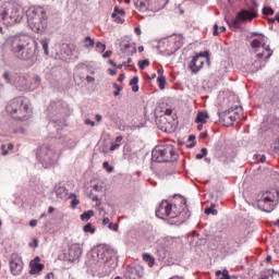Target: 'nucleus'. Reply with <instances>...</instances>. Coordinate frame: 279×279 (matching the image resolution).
Instances as JSON below:
<instances>
[{
    "instance_id": "nucleus-11",
    "label": "nucleus",
    "mask_w": 279,
    "mask_h": 279,
    "mask_svg": "<svg viewBox=\"0 0 279 279\" xmlns=\"http://www.w3.org/2000/svg\"><path fill=\"white\" fill-rule=\"evenodd\" d=\"M10 272L13 276H21L23 274V258L19 254L13 253L9 259Z\"/></svg>"
},
{
    "instance_id": "nucleus-61",
    "label": "nucleus",
    "mask_w": 279,
    "mask_h": 279,
    "mask_svg": "<svg viewBox=\"0 0 279 279\" xmlns=\"http://www.w3.org/2000/svg\"><path fill=\"white\" fill-rule=\"evenodd\" d=\"M101 119H102L101 114L97 113V114H96V121H97L98 123H101Z\"/></svg>"
},
{
    "instance_id": "nucleus-7",
    "label": "nucleus",
    "mask_w": 279,
    "mask_h": 279,
    "mask_svg": "<svg viewBox=\"0 0 279 279\" xmlns=\"http://www.w3.org/2000/svg\"><path fill=\"white\" fill-rule=\"evenodd\" d=\"M37 158L41 162L45 169L53 167L58 162V154L49 146H41L37 153Z\"/></svg>"
},
{
    "instance_id": "nucleus-40",
    "label": "nucleus",
    "mask_w": 279,
    "mask_h": 279,
    "mask_svg": "<svg viewBox=\"0 0 279 279\" xmlns=\"http://www.w3.org/2000/svg\"><path fill=\"white\" fill-rule=\"evenodd\" d=\"M104 169L107 170V173H112L114 171V167L110 166V162L105 161L102 163Z\"/></svg>"
},
{
    "instance_id": "nucleus-1",
    "label": "nucleus",
    "mask_w": 279,
    "mask_h": 279,
    "mask_svg": "<svg viewBox=\"0 0 279 279\" xmlns=\"http://www.w3.org/2000/svg\"><path fill=\"white\" fill-rule=\"evenodd\" d=\"M8 43L14 58H17L19 60H28L33 63L38 60V53H36V44L25 41L19 36L10 37Z\"/></svg>"
},
{
    "instance_id": "nucleus-14",
    "label": "nucleus",
    "mask_w": 279,
    "mask_h": 279,
    "mask_svg": "<svg viewBox=\"0 0 279 279\" xmlns=\"http://www.w3.org/2000/svg\"><path fill=\"white\" fill-rule=\"evenodd\" d=\"M143 276V268L142 266H129L125 270V279H141Z\"/></svg>"
},
{
    "instance_id": "nucleus-50",
    "label": "nucleus",
    "mask_w": 279,
    "mask_h": 279,
    "mask_svg": "<svg viewBox=\"0 0 279 279\" xmlns=\"http://www.w3.org/2000/svg\"><path fill=\"white\" fill-rule=\"evenodd\" d=\"M85 125H90L92 128H95V121H93L90 119H86L85 120Z\"/></svg>"
},
{
    "instance_id": "nucleus-24",
    "label": "nucleus",
    "mask_w": 279,
    "mask_h": 279,
    "mask_svg": "<svg viewBox=\"0 0 279 279\" xmlns=\"http://www.w3.org/2000/svg\"><path fill=\"white\" fill-rule=\"evenodd\" d=\"M161 123H163V125L160 126L161 132H173V129L171 126V123L167 122V118H161L160 119Z\"/></svg>"
},
{
    "instance_id": "nucleus-59",
    "label": "nucleus",
    "mask_w": 279,
    "mask_h": 279,
    "mask_svg": "<svg viewBox=\"0 0 279 279\" xmlns=\"http://www.w3.org/2000/svg\"><path fill=\"white\" fill-rule=\"evenodd\" d=\"M201 151H202V155H203L204 157H205V156H208V149L202 148Z\"/></svg>"
},
{
    "instance_id": "nucleus-16",
    "label": "nucleus",
    "mask_w": 279,
    "mask_h": 279,
    "mask_svg": "<svg viewBox=\"0 0 279 279\" xmlns=\"http://www.w3.org/2000/svg\"><path fill=\"white\" fill-rule=\"evenodd\" d=\"M66 49H69V45L57 44L50 50V56L51 58H62V56H69V52L66 51Z\"/></svg>"
},
{
    "instance_id": "nucleus-54",
    "label": "nucleus",
    "mask_w": 279,
    "mask_h": 279,
    "mask_svg": "<svg viewBox=\"0 0 279 279\" xmlns=\"http://www.w3.org/2000/svg\"><path fill=\"white\" fill-rule=\"evenodd\" d=\"M56 102H50V105L48 106V110L50 111V112H53V108H56Z\"/></svg>"
},
{
    "instance_id": "nucleus-56",
    "label": "nucleus",
    "mask_w": 279,
    "mask_h": 279,
    "mask_svg": "<svg viewBox=\"0 0 279 279\" xmlns=\"http://www.w3.org/2000/svg\"><path fill=\"white\" fill-rule=\"evenodd\" d=\"M37 225H38V220H31L29 221L31 228H36Z\"/></svg>"
},
{
    "instance_id": "nucleus-3",
    "label": "nucleus",
    "mask_w": 279,
    "mask_h": 279,
    "mask_svg": "<svg viewBox=\"0 0 279 279\" xmlns=\"http://www.w3.org/2000/svg\"><path fill=\"white\" fill-rule=\"evenodd\" d=\"M7 112L16 121H27L32 118L29 100L25 97H16L7 105Z\"/></svg>"
},
{
    "instance_id": "nucleus-58",
    "label": "nucleus",
    "mask_w": 279,
    "mask_h": 279,
    "mask_svg": "<svg viewBox=\"0 0 279 279\" xmlns=\"http://www.w3.org/2000/svg\"><path fill=\"white\" fill-rule=\"evenodd\" d=\"M260 162H267V157L265 155L259 156Z\"/></svg>"
},
{
    "instance_id": "nucleus-38",
    "label": "nucleus",
    "mask_w": 279,
    "mask_h": 279,
    "mask_svg": "<svg viewBox=\"0 0 279 279\" xmlns=\"http://www.w3.org/2000/svg\"><path fill=\"white\" fill-rule=\"evenodd\" d=\"M84 232H89V234H95V228H93V225L87 223L83 227Z\"/></svg>"
},
{
    "instance_id": "nucleus-48",
    "label": "nucleus",
    "mask_w": 279,
    "mask_h": 279,
    "mask_svg": "<svg viewBox=\"0 0 279 279\" xmlns=\"http://www.w3.org/2000/svg\"><path fill=\"white\" fill-rule=\"evenodd\" d=\"M274 149H275L276 154H279V138L275 141Z\"/></svg>"
},
{
    "instance_id": "nucleus-60",
    "label": "nucleus",
    "mask_w": 279,
    "mask_h": 279,
    "mask_svg": "<svg viewBox=\"0 0 279 279\" xmlns=\"http://www.w3.org/2000/svg\"><path fill=\"white\" fill-rule=\"evenodd\" d=\"M130 62H132V58H129L126 61H124L122 64H124V66H130Z\"/></svg>"
},
{
    "instance_id": "nucleus-30",
    "label": "nucleus",
    "mask_w": 279,
    "mask_h": 279,
    "mask_svg": "<svg viewBox=\"0 0 279 279\" xmlns=\"http://www.w3.org/2000/svg\"><path fill=\"white\" fill-rule=\"evenodd\" d=\"M94 216H95V211L94 210L84 211L81 215V220L82 221H88V219H90V217H94Z\"/></svg>"
},
{
    "instance_id": "nucleus-62",
    "label": "nucleus",
    "mask_w": 279,
    "mask_h": 279,
    "mask_svg": "<svg viewBox=\"0 0 279 279\" xmlns=\"http://www.w3.org/2000/svg\"><path fill=\"white\" fill-rule=\"evenodd\" d=\"M125 80V74H120L118 81L123 82Z\"/></svg>"
},
{
    "instance_id": "nucleus-9",
    "label": "nucleus",
    "mask_w": 279,
    "mask_h": 279,
    "mask_svg": "<svg viewBox=\"0 0 279 279\" xmlns=\"http://www.w3.org/2000/svg\"><path fill=\"white\" fill-rule=\"evenodd\" d=\"M231 112H234V114H239L240 112H243V108L235 106V107H231L226 111L218 113L220 121H222L226 128H231V125H234V121H236V116H232Z\"/></svg>"
},
{
    "instance_id": "nucleus-4",
    "label": "nucleus",
    "mask_w": 279,
    "mask_h": 279,
    "mask_svg": "<svg viewBox=\"0 0 279 279\" xmlns=\"http://www.w3.org/2000/svg\"><path fill=\"white\" fill-rule=\"evenodd\" d=\"M27 23L37 34L45 32L47 27V13L41 7H31L26 11Z\"/></svg>"
},
{
    "instance_id": "nucleus-2",
    "label": "nucleus",
    "mask_w": 279,
    "mask_h": 279,
    "mask_svg": "<svg viewBox=\"0 0 279 279\" xmlns=\"http://www.w3.org/2000/svg\"><path fill=\"white\" fill-rule=\"evenodd\" d=\"M23 16H25L23 9L14 2L7 1L0 5V22L7 27L19 25Z\"/></svg>"
},
{
    "instance_id": "nucleus-13",
    "label": "nucleus",
    "mask_w": 279,
    "mask_h": 279,
    "mask_svg": "<svg viewBox=\"0 0 279 279\" xmlns=\"http://www.w3.org/2000/svg\"><path fill=\"white\" fill-rule=\"evenodd\" d=\"M101 260H106V256L104 251H92L88 253V260L87 264L89 267H97Z\"/></svg>"
},
{
    "instance_id": "nucleus-41",
    "label": "nucleus",
    "mask_w": 279,
    "mask_h": 279,
    "mask_svg": "<svg viewBox=\"0 0 279 279\" xmlns=\"http://www.w3.org/2000/svg\"><path fill=\"white\" fill-rule=\"evenodd\" d=\"M113 88H116V92H113V96L119 97V95H121V90H123V87H121L119 84L114 83Z\"/></svg>"
},
{
    "instance_id": "nucleus-10",
    "label": "nucleus",
    "mask_w": 279,
    "mask_h": 279,
    "mask_svg": "<svg viewBox=\"0 0 279 279\" xmlns=\"http://www.w3.org/2000/svg\"><path fill=\"white\" fill-rule=\"evenodd\" d=\"M13 86L22 93H29L35 88L32 86V81L25 75H15Z\"/></svg>"
},
{
    "instance_id": "nucleus-33",
    "label": "nucleus",
    "mask_w": 279,
    "mask_h": 279,
    "mask_svg": "<svg viewBox=\"0 0 279 279\" xmlns=\"http://www.w3.org/2000/svg\"><path fill=\"white\" fill-rule=\"evenodd\" d=\"M157 82L159 84V89L165 90V85L167 84V78L165 77V75H159L157 77Z\"/></svg>"
},
{
    "instance_id": "nucleus-19",
    "label": "nucleus",
    "mask_w": 279,
    "mask_h": 279,
    "mask_svg": "<svg viewBox=\"0 0 279 279\" xmlns=\"http://www.w3.org/2000/svg\"><path fill=\"white\" fill-rule=\"evenodd\" d=\"M76 146L77 140H75V137H65L63 140V147H65V149H75Z\"/></svg>"
},
{
    "instance_id": "nucleus-34",
    "label": "nucleus",
    "mask_w": 279,
    "mask_h": 279,
    "mask_svg": "<svg viewBox=\"0 0 279 279\" xmlns=\"http://www.w3.org/2000/svg\"><path fill=\"white\" fill-rule=\"evenodd\" d=\"M276 274V270L274 269H266L262 272L260 279H269V276H274Z\"/></svg>"
},
{
    "instance_id": "nucleus-32",
    "label": "nucleus",
    "mask_w": 279,
    "mask_h": 279,
    "mask_svg": "<svg viewBox=\"0 0 279 279\" xmlns=\"http://www.w3.org/2000/svg\"><path fill=\"white\" fill-rule=\"evenodd\" d=\"M84 47L85 49L95 47V39L90 38V36H87L84 40Z\"/></svg>"
},
{
    "instance_id": "nucleus-57",
    "label": "nucleus",
    "mask_w": 279,
    "mask_h": 279,
    "mask_svg": "<svg viewBox=\"0 0 279 279\" xmlns=\"http://www.w3.org/2000/svg\"><path fill=\"white\" fill-rule=\"evenodd\" d=\"M99 153L100 154H108V150L104 146H99Z\"/></svg>"
},
{
    "instance_id": "nucleus-49",
    "label": "nucleus",
    "mask_w": 279,
    "mask_h": 279,
    "mask_svg": "<svg viewBox=\"0 0 279 279\" xmlns=\"http://www.w3.org/2000/svg\"><path fill=\"white\" fill-rule=\"evenodd\" d=\"M220 279H230V275L228 274V269L222 270V278Z\"/></svg>"
},
{
    "instance_id": "nucleus-53",
    "label": "nucleus",
    "mask_w": 279,
    "mask_h": 279,
    "mask_svg": "<svg viewBox=\"0 0 279 279\" xmlns=\"http://www.w3.org/2000/svg\"><path fill=\"white\" fill-rule=\"evenodd\" d=\"M86 81L88 82V84H95V77L87 75L86 76Z\"/></svg>"
},
{
    "instance_id": "nucleus-21",
    "label": "nucleus",
    "mask_w": 279,
    "mask_h": 279,
    "mask_svg": "<svg viewBox=\"0 0 279 279\" xmlns=\"http://www.w3.org/2000/svg\"><path fill=\"white\" fill-rule=\"evenodd\" d=\"M209 119L208 112L206 111H198L197 116H196V123H207Z\"/></svg>"
},
{
    "instance_id": "nucleus-51",
    "label": "nucleus",
    "mask_w": 279,
    "mask_h": 279,
    "mask_svg": "<svg viewBox=\"0 0 279 279\" xmlns=\"http://www.w3.org/2000/svg\"><path fill=\"white\" fill-rule=\"evenodd\" d=\"M214 36H219V25L218 24L214 25Z\"/></svg>"
},
{
    "instance_id": "nucleus-64",
    "label": "nucleus",
    "mask_w": 279,
    "mask_h": 279,
    "mask_svg": "<svg viewBox=\"0 0 279 279\" xmlns=\"http://www.w3.org/2000/svg\"><path fill=\"white\" fill-rule=\"evenodd\" d=\"M108 72L111 74V75H116L117 72L113 70V69H109Z\"/></svg>"
},
{
    "instance_id": "nucleus-17",
    "label": "nucleus",
    "mask_w": 279,
    "mask_h": 279,
    "mask_svg": "<svg viewBox=\"0 0 279 279\" xmlns=\"http://www.w3.org/2000/svg\"><path fill=\"white\" fill-rule=\"evenodd\" d=\"M264 57H265V53H263V52H259L255 56L256 60L253 63V69H251V71L253 73L260 71V69H263V66H265V64H267V61L263 60Z\"/></svg>"
},
{
    "instance_id": "nucleus-47",
    "label": "nucleus",
    "mask_w": 279,
    "mask_h": 279,
    "mask_svg": "<svg viewBox=\"0 0 279 279\" xmlns=\"http://www.w3.org/2000/svg\"><path fill=\"white\" fill-rule=\"evenodd\" d=\"M136 84H138V76H134L130 81V86H135Z\"/></svg>"
},
{
    "instance_id": "nucleus-6",
    "label": "nucleus",
    "mask_w": 279,
    "mask_h": 279,
    "mask_svg": "<svg viewBox=\"0 0 279 279\" xmlns=\"http://www.w3.org/2000/svg\"><path fill=\"white\" fill-rule=\"evenodd\" d=\"M256 8H258V4L254 2V7L251 9V11L242 10L238 12L235 19H233L231 22L227 21L229 27L231 29H241V23L256 19V16H258Z\"/></svg>"
},
{
    "instance_id": "nucleus-42",
    "label": "nucleus",
    "mask_w": 279,
    "mask_h": 279,
    "mask_svg": "<svg viewBox=\"0 0 279 279\" xmlns=\"http://www.w3.org/2000/svg\"><path fill=\"white\" fill-rule=\"evenodd\" d=\"M138 66L141 71H143L146 66H149V60L145 59V60L138 61Z\"/></svg>"
},
{
    "instance_id": "nucleus-44",
    "label": "nucleus",
    "mask_w": 279,
    "mask_h": 279,
    "mask_svg": "<svg viewBox=\"0 0 279 279\" xmlns=\"http://www.w3.org/2000/svg\"><path fill=\"white\" fill-rule=\"evenodd\" d=\"M108 228L110 230H112L113 232H117V230H119V225L114 223V222H109L108 223Z\"/></svg>"
},
{
    "instance_id": "nucleus-5",
    "label": "nucleus",
    "mask_w": 279,
    "mask_h": 279,
    "mask_svg": "<svg viewBox=\"0 0 279 279\" xmlns=\"http://www.w3.org/2000/svg\"><path fill=\"white\" fill-rule=\"evenodd\" d=\"M154 162H175L178 154L172 145L156 146L151 151Z\"/></svg>"
},
{
    "instance_id": "nucleus-39",
    "label": "nucleus",
    "mask_w": 279,
    "mask_h": 279,
    "mask_svg": "<svg viewBox=\"0 0 279 279\" xmlns=\"http://www.w3.org/2000/svg\"><path fill=\"white\" fill-rule=\"evenodd\" d=\"M263 14H265L266 16H272L274 14V9L271 7H265L263 9Z\"/></svg>"
},
{
    "instance_id": "nucleus-20",
    "label": "nucleus",
    "mask_w": 279,
    "mask_h": 279,
    "mask_svg": "<svg viewBox=\"0 0 279 279\" xmlns=\"http://www.w3.org/2000/svg\"><path fill=\"white\" fill-rule=\"evenodd\" d=\"M31 267L29 274L34 276V274H38V271H43V269H45V264L31 262Z\"/></svg>"
},
{
    "instance_id": "nucleus-15",
    "label": "nucleus",
    "mask_w": 279,
    "mask_h": 279,
    "mask_svg": "<svg viewBox=\"0 0 279 279\" xmlns=\"http://www.w3.org/2000/svg\"><path fill=\"white\" fill-rule=\"evenodd\" d=\"M202 66H204V56L202 54L193 57L189 64V69L192 71V73H199V71H202Z\"/></svg>"
},
{
    "instance_id": "nucleus-37",
    "label": "nucleus",
    "mask_w": 279,
    "mask_h": 279,
    "mask_svg": "<svg viewBox=\"0 0 279 279\" xmlns=\"http://www.w3.org/2000/svg\"><path fill=\"white\" fill-rule=\"evenodd\" d=\"M263 48L265 49V51H267V56L265 57V60H267L268 58H271V56H274V50H271V48L269 46H267V44L264 41L263 44Z\"/></svg>"
},
{
    "instance_id": "nucleus-63",
    "label": "nucleus",
    "mask_w": 279,
    "mask_h": 279,
    "mask_svg": "<svg viewBox=\"0 0 279 279\" xmlns=\"http://www.w3.org/2000/svg\"><path fill=\"white\" fill-rule=\"evenodd\" d=\"M132 90H133V93H138V86L137 85H133Z\"/></svg>"
},
{
    "instance_id": "nucleus-35",
    "label": "nucleus",
    "mask_w": 279,
    "mask_h": 279,
    "mask_svg": "<svg viewBox=\"0 0 279 279\" xmlns=\"http://www.w3.org/2000/svg\"><path fill=\"white\" fill-rule=\"evenodd\" d=\"M217 207V205L211 204L210 207L205 209V215H218V210L215 209Z\"/></svg>"
},
{
    "instance_id": "nucleus-12",
    "label": "nucleus",
    "mask_w": 279,
    "mask_h": 279,
    "mask_svg": "<svg viewBox=\"0 0 279 279\" xmlns=\"http://www.w3.org/2000/svg\"><path fill=\"white\" fill-rule=\"evenodd\" d=\"M82 254H83L82 244L73 243L70 245V248H69L68 260L70 263H75V260H80Z\"/></svg>"
},
{
    "instance_id": "nucleus-8",
    "label": "nucleus",
    "mask_w": 279,
    "mask_h": 279,
    "mask_svg": "<svg viewBox=\"0 0 279 279\" xmlns=\"http://www.w3.org/2000/svg\"><path fill=\"white\" fill-rule=\"evenodd\" d=\"M178 207L172 205L168 201H162L156 210V217L159 219H175L180 215V211L175 210Z\"/></svg>"
},
{
    "instance_id": "nucleus-22",
    "label": "nucleus",
    "mask_w": 279,
    "mask_h": 279,
    "mask_svg": "<svg viewBox=\"0 0 279 279\" xmlns=\"http://www.w3.org/2000/svg\"><path fill=\"white\" fill-rule=\"evenodd\" d=\"M133 3L137 10H141V12H146V10H147V1L146 0H133Z\"/></svg>"
},
{
    "instance_id": "nucleus-52",
    "label": "nucleus",
    "mask_w": 279,
    "mask_h": 279,
    "mask_svg": "<svg viewBox=\"0 0 279 279\" xmlns=\"http://www.w3.org/2000/svg\"><path fill=\"white\" fill-rule=\"evenodd\" d=\"M80 204V201L77 198L72 199L71 207L75 208Z\"/></svg>"
},
{
    "instance_id": "nucleus-25",
    "label": "nucleus",
    "mask_w": 279,
    "mask_h": 279,
    "mask_svg": "<svg viewBox=\"0 0 279 279\" xmlns=\"http://www.w3.org/2000/svg\"><path fill=\"white\" fill-rule=\"evenodd\" d=\"M2 77H3L4 82H7V84H13L14 85V80H15L16 75H13L9 71H4L3 74H2Z\"/></svg>"
},
{
    "instance_id": "nucleus-36",
    "label": "nucleus",
    "mask_w": 279,
    "mask_h": 279,
    "mask_svg": "<svg viewBox=\"0 0 279 279\" xmlns=\"http://www.w3.org/2000/svg\"><path fill=\"white\" fill-rule=\"evenodd\" d=\"M31 82H32L33 88L36 89L38 88V86H40L41 78L40 76L35 75Z\"/></svg>"
},
{
    "instance_id": "nucleus-28",
    "label": "nucleus",
    "mask_w": 279,
    "mask_h": 279,
    "mask_svg": "<svg viewBox=\"0 0 279 279\" xmlns=\"http://www.w3.org/2000/svg\"><path fill=\"white\" fill-rule=\"evenodd\" d=\"M121 141H123V136H117L116 137V141H114V144H112L111 146H110V151H116V149H119L120 147H121Z\"/></svg>"
},
{
    "instance_id": "nucleus-43",
    "label": "nucleus",
    "mask_w": 279,
    "mask_h": 279,
    "mask_svg": "<svg viewBox=\"0 0 279 279\" xmlns=\"http://www.w3.org/2000/svg\"><path fill=\"white\" fill-rule=\"evenodd\" d=\"M108 213H104L102 215V226H108L110 223V218H108Z\"/></svg>"
},
{
    "instance_id": "nucleus-45",
    "label": "nucleus",
    "mask_w": 279,
    "mask_h": 279,
    "mask_svg": "<svg viewBox=\"0 0 279 279\" xmlns=\"http://www.w3.org/2000/svg\"><path fill=\"white\" fill-rule=\"evenodd\" d=\"M219 161L222 162V165H230V162H232V159H228L226 157H219Z\"/></svg>"
},
{
    "instance_id": "nucleus-46",
    "label": "nucleus",
    "mask_w": 279,
    "mask_h": 279,
    "mask_svg": "<svg viewBox=\"0 0 279 279\" xmlns=\"http://www.w3.org/2000/svg\"><path fill=\"white\" fill-rule=\"evenodd\" d=\"M96 48L100 49L101 51H106V44H102L101 41H97Z\"/></svg>"
},
{
    "instance_id": "nucleus-26",
    "label": "nucleus",
    "mask_w": 279,
    "mask_h": 279,
    "mask_svg": "<svg viewBox=\"0 0 279 279\" xmlns=\"http://www.w3.org/2000/svg\"><path fill=\"white\" fill-rule=\"evenodd\" d=\"M265 45V36L259 37V39H254L251 44L252 49H258L259 47Z\"/></svg>"
},
{
    "instance_id": "nucleus-18",
    "label": "nucleus",
    "mask_w": 279,
    "mask_h": 279,
    "mask_svg": "<svg viewBox=\"0 0 279 279\" xmlns=\"http://www.w3.org/2000/svg\"><path fill=\"white\" fill-rule=\"evenodd\" d=\"M263 204H274V199H271V197L266 196L259 201L258 208H262L264 213H271V210H274V207H267V205L263 206Z\"/></svg>"
},
{
    "instance_id": "nucleus-23",
    "label": "nucleus",
    "mask_w": 279,
    "mask_h": 279,
    "mask_svg": "<svg viewBox=\"0 0 279 279\" xmlns=\"http://www.w3.org/2000/svg\"><path fill=\"white\" fill-rule=\"evenodd\" d=\"M142 258L145 263L148 264V267H154L155 263H156V258H154V256H151V254L149 253H144L142 255Z\"/></svg>"
},
{
    "instance_id": "nucleus-27",
    "label": "nucleus",
    "mask_w": 279,
    "mask_h": 279,
    "mask_svg": "<svg viewBox=\"0 0 279 279\" xmlns=\"http://www.w3.org/2000/svg\"><path fill=\"white\" fill-rule=\"evenodd\" d=\"M12 149H14V144H8V145L2 144L1 145L2 156H8V154H10Z\"/></svg>"
},
{
    "instance_id": "nucleus-29",
    "label": "nucleus",
    "mask_w": 279,
    "mask_h": 279,
    "mask_svg": "<svg viewBox=\"0 0 279 279\" xmlns=\"http://www.w3.org/2000/svg\"><path fill=\"white\" fill-rule=\"evenodd\" d=\"M40 45L43 46V50L45 56H49V39L43 38L40 40Z\"/></svg>"
},
{
    "instance_id": "nucleus-55",
    "label": "nucleus",
    "mask_w": 279,
    "mask_h": 279,
    "mask_svg": "<svg viewBox=\"0 0 279 279\" xmlns=\"http://www.w3.org/2000/svg\"><path fill=\"white\" fill-rule=\"evenodd\" d=\"M112 56V50H107L104 54L102 58H110Z\"/></svg>"
},
{
    "instance_id": "nucleus-31",
    "label": "nucleus",
    "mask_w": 279,
    "mask_h": 279,
    "mask_svg": "<svg viewBox=\"0 0 279 279\" xmlns=\"http://www.w3.org/2000/svg\"><path fill=\"white\" fill-rule=\"evenodd\" d=\"M119 14H120V16H124L125 15V10L119 9V7H114L113 13L111 14V17L117 19V16H119Z\"/></svg>"
}]
</instances>
